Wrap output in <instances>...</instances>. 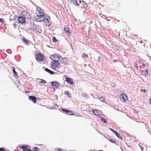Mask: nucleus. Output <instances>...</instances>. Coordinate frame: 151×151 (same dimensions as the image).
Here are the masks:
<instances>
[{"label":"nucleus","mask_w":151,"mask_h":151,"mask_svg":"<svg viewBox=\"0 0 151 151\" xmlns=\"http://www.w3.org/2000/svg\"><path fill=\"white\" fill-rule=\"evenodd\" d=\"M35 15V21L37 22L42 21L45 17V15L44 14V11L39 6H36V10Z\"/></svg>","instance_id":"1"},{"label":"nucleus","mask_w":151,"mask_h":151,"mask_svg":"<svg viewBox=\"0 0 151 151\" xmlns=\"http://www.w3.org/2000/svg\"><path fill=\"white\" fill-rule=\"evenodd\" d=\"M60 65V63L58 61H52L50 63L51 68L53 69L57 70Z\"/></svg>","instance_id":"2"},{"label":"nucleus","mask_w":151,"mask_h":151,"mask_svg":"<svg viewBox=\"0 0 151 151\" xmlns=\"http://www.w3.org/2000/svg\"><path fill=\"white\" fill-rule=\"evenodd\" d=\"M50 57L52 61H58L60 60L61 56L59 54L55 53L50 55Z\"/></svg>","instance_id":"3"},{"label":"nucleus","mask_w":151,"mask_h":151,"mask_svg":"<svg viewBox=\"0 0 151 151\" xmlns=\"http://www.w3.org/2000/svg\"><path fill=\"white\" fill-rule=\"evenodd\" d=\"M36 60L38 61L42 62L44 60V57L41 53H38L35 55Z\"/></svg>","instance_id":"4"},{"label":"nucleus","mask_w":151,"mask_h":151,"mask_svg":"<svg viewBox=\"0 0 151 151\" xmlns=\"http://www.w3.org/2000/svg\"><path fill=\"white\" fill-rule=\"evenodd\" d=\"M120 98L122 102H124L128 99L127 96L126 95L124 94H121L120 96Z\"/></svg>","instance_id":"5"},{"label":"nucleus","mask_w":151,"mask_h":151,"mask_svg":"<svg viewBox=\"0 0 151 151\" xmlns=\"http://www.w3.org/2000/svg\"><path fill=\"white\" fill-rule=\"evenodd\" d=\"M22 14L24 16V18L28 19L30 18V15L29 13L26 11H23L22 12Z\"/></svg>","instance_id":"6"},{"label":"nucleus","mask_w":151,"mask_h":151,"mask_svg":"<svg viewBox=\"0 0 151 151\" xmlns=\"http://www.w3.org/2000/svg\"><path fill=\"white\" fill-rule=\"evenodd\" d=\"M18 19V22L21 24H23L25 23V18H24L22 16L19 17Z\"/></svg>","instance_id":"7"},{"label":"nucleus","mask_w":151,"mask_h":151,"mask_svg":"<svg viewBox=\"0 0 151 151\" xmlns=\"http://www.w3.org/2000/svg\"><path fill=\"white\" fill-rule=\"evenodd\" d=\"M68 1L71 4L77 6L79 5V4L77 2V0H68Z\"/></svg>","instance_id":"8"},{"label":"nucleus","mask_w":151,"mask_h":151,"mask_svg":"<svg viewBox=\"0 0 151 151\" xmlns=\"http://www.w3.org/2000/svg\"><path fill=\"white\" fill-rule=\"evenodd\" d=\"M64 31L65 33L68 35H70L71 34V32L68 27L65 26L64 29Z\"/></svg>","instance_id":"9"},{"label":"nucleus","mask_w":151,"mask_h":151,"mask_svg":"<svg viewBox=\"0 0 151 151\" xmlns=\"http://www.w3.org/2000/svg\"><path fill=\"white\" fill-rule=\"evenodd\" d=\"M29 98L30 100L32 101L33 103H35L36 102L37 99L35 96H29Z\"/></svg>","instance_id":"10"},{"label":"nucleus","mask_w":151,"mask_h":151,"mask_svg":"<svg viewBox=\"0 0 151 151\" xmlns=\"http://www.w3.org/2000/svg\"><path fill=\"white\" fill-rule=\"evenodd\" d=\"M51 86L57 88L59 86V83L58 82L52 81L51 82Z\"/></svg>","instance_id":"11"},{"label":"nucleus","mask_w":151,"mask_h":151,"mask_svg":"<svg viewBox=\"0 0 151 151\" xmlns=\"http://www.w3.org/2000/svg\"><path fill=\"white\" fill-rule=\"evenodd\" d=\"M44 21L45 24L47 26H49L50 25V23L49 22V20L47 18H44V19L43 20Z\"/></svg>","instance_id":"12"},{"label":"nucleus","mask_w":151,"mask_h":151,"mask_svg":"<svg viewBox=\"0 0 151 151\" xmlns=\"http://www.w3.org/2000/svg\"><path fill=\"white\" fill-rule=\"evenodd\" d=\"M65 81L68 83H70L71 84H73V82L72 79L69 78H66Z\"/></svg>","instance_id":"13"},{"label":"nucleus","mask_w":151,"mask_h":151,"mask_svg":"<svg viewBox=\"0 0 151 151\" xmlns=\"http://www.w3.org/2000/svg\"><path fill=\"white\" fill-rule=\"evenodd\" d=\"M13 68V73L14 74V76L17 78H18V75L17 74V73L15 71V68L14 67H12Z\"/></svg>","instance_id":"14"},{"label":"nucleus","mask_w":151,"mask_h":151,"mask_svg":"<svg viewBox=\"0 0 151 151\" xmlns=\"http://www.w3.org/2000/svg\"><path fill=\"white\" fill-rule=\"evenodd\" d=\"M24 151H26L27 150L28 148V147L27 146H21L20 147Z\"/></svg>","instance_id":"15"},{"label":"nucleus","mask_w":151,"mask_h":151,"mask_svg":"<svg viewBox=\"0 0 151 151\" xmlns=\"http://www.w3.org/2000/svg\"><path fill=\"white\" fill-rule=\"evenodd\" d=\"M92 111L96 115H97L99 117L100 116V115L99 114V112L97 110H92Z\"/></svg>","instance_id":"16"},{"label":"nucleus","mask_w":151,"mask_h":151,"mask_svg":"<svg viewBox=\"0 0 151 151\" xmlns=\"http://www.w3.org/2000/svg\"><path fill=\"white\" fill-rule=\"evenodd\" d=\"M61 62L62 63L64 64L65 65L68 64V63L66 61V59L65 58L63 59L61 61Z\"/></svg>","instance_id":"17"},{"label":"nucleus","mask_w":151,"mask_h":151,"mask_svg":"<svg viewBox=\"0 0 151 151\" xmlns=\"http://www.w3.org/2000/svg\"><path fill=\"white\" fill-rule=\"evenodd\" d=\"M22 40L25 43V44L26 45H28L29 44V41L28 40H27L25 38H23L22 39Z\"/></svg>","instance_id":"18"},{"label":"nucleus","mask_w":151,"mask_h":151,"mask_svg":"<svg viewBox=\"0 0 151 151\" xmlns=\"http://www.w3.org/2000/svg\"><path fill=\"white\" fill-rule=\"evenodd\" d=\"M45 70L51 74H53L54 73V72L53 71H51L47 68H46L45 69Z\"/></svg>","instance_id":"19"},{"label":"nucleus","mask_w":151,"mask_h":151,"mask_svg":"<svg viewBox=\"0 0 151 151\" xmlns=\"http://www.w3.org/2000/svg\"><path fill=\"white\" fill-rule=\"evenodd\" d=\"M82 57L83 58H87L88 57V55L86 53H83L82 54Z\"/></svg>","instance_id":"20"},{"label":"nucleus","mask_w":151,"mask_h":151,"mask_svg":"<svg viewBox=\"0 0 151 151\" xmlns=\"http://www.w3.org/2000/svg\"><path fill=\"white\" fill-rule=\"evenodd\" d=\"M115 134L119 138L121 139H122V137L117 132H116Z\"/></svg>","instance_id":"21"},{"label":"nucleus","mask_w":151,"mask_h":151,"mask_svg":"<svg viewBox=\"0 0 151 151\" xmlns=\"http://www.w3.org/2000/svg\"><path fill=\"white\" fill-rule=\"evenodd\" d=\"M109 140L110 142L112 143H113L114 144H116V141L114 139H110Z\"/></svg>","instance_id":"22"},{"label":"nucleus","mask_w":151,"mask_h":151,"mask_svg":"<svg viewBox=\"0 0 151 151\" xmlns=\"http://www.w3.org/2000/svg\"><path fill=\"white\" fill-rule=\"evenodd\" d=\"M61 110L63 111V112H65V113H67L68 112H70V110L65 109H61Z\"/></svg>","instance_id":"23"},{"label":"nucleus","mask_w":151,"mask_h":151,"mask_svg":"<svg viewBox=\"0 0 151 151\" xmlns=\"http://www.w3.org/2000/svg\"><path fill=\"white\" fill-rule=\"evenodd\" d=\"M99 99L100 101H101L102 102H104L105 100V99L104 97H101L99 98Z\"/></svg>","instance_id":"24"},{"label":"nucleus","mask_w":151,"mask_h":151,"mask_svg":"<svg viewBox=\"0 0 151 151\" xmlns=\"http://www.w3.org/2000/svg\"><path fill=\"white\" fill-rule=\"evenodd\" d=\"M52 40L53 42H56L57 41V40L56 39V38L54 37L52 38Z\"/></svg>","instance_id":"25"},{"label":"nucleus","mask_w":151,"mask_h":151,"mask_svg":"<svg viewBox=\"0 0 151 151\" xmlns=\"http://www.w3.org/2000/svg\"><path fill=\"white\" fill-rule=\"evenodd\" d=\"M68 114H69V115H74V113L72 111H70L69 112H68L67 113Z\"/></svg>","instance_id":"26"},{"label":"nucleus","mask_w":151,"mask_h":151,"mask_svg":"<svg viewBox=\"0 0 151 151\" xmlns=\"http://www.w3.org/2000/svg\"><path fill=\"white\" fill-rule=\"evenodd\" d=\"M46 81L44 80L43 79H41V81H40V82L41 83H42V84H44L46 83Z\"/></svg>","instance_id":"27"},{"label":"nucleus","mask_w":151,"mask_h":151,"mask_svg":"<svg viewBox=\"0 0 151 151\" xmlns=\"http://www.w3.org/2000/svg\"><path fill=\"white\" fill-rule=\"evenodd\" d=\"M38 148L35 147L33 149V151H38Z\"/></svg>","instance_id":"28"},{"label":"nucleus","mask_w":151,"mask_h":151,"mask_svg":"<svg viewBox=\"0 0 151 151\" xmlns=\"http://www.w3.org/2000/svg\"><path fill=\"white\" fill-rule=\"evenodd\" d=\"M101 120L104 122L106 123V121L105 119L104 118H101Z\"/></svg>","instance_id":"29"},{"label":"nucleus","mask_w":151,"mask_h":151,"mask_svg":"<svg viewBox=\"0 0 151 151\" xmlns=\"http://www.w3.org/2000/svg\"><path fill=\"white\" fill-rule=\"evenodd\" d=\"M17 22H14L13 24V25L14 27V28H15V29L16 28V26L17 25Z\"/></svg>","instance_id":"30"},{"label":"nucleus","mask_w":151,"mask_h":151,"mask_svg":"<svg viewBox=\"0 0 151 151\" xmlns=\"http://www.w3.org/2000/svg\"><path fill=\"white\" fill-rule=\"evenodd\" d=\"M0 151H6L4 147H1L0 148Z\"/></svg>","instance_id":"31"},{"label":"nucleus","mask_w":151,"mask_h":151,"mask_svg":"<svg viewBox=\"0 0 151 151\" xmlns=\"http://www.w3.org/2000/svg\"><path fill=\"white\" fill-rule=\"evenodd\" d=\"M57 149L58 150V151H62L63 150V149L60 148H57Z\"/></svg>","instance_id":"32"},{"label":"nucleus","mask_w":151,"mask_h":151,"mask_svg":"<svg viewBox=\"0 0 151 151\" xmlns=\"http://www.w3.org/2000/svg\"><path fill=\"white\" fill-rule=\"evenodd\" d=\"M0 22H4V19L2 18H0Z\"/></svg>","instance_id":"33"},{"label":"nucleus","mask_w":151,"mask_h":151,"mask_svg":"<svg viewBox=\"0 0 151 151\" xmlns=\"http://www.w3.org/2000/svg\"><path fill=\"white\" fill-rule=\"evenodd\" d=\"M110 129L113 132H114V133H115V132H116V131H115L114 130V129Z\"/></svg>","instance_id":"34"},{"label":"nucleus","mask_w":151,"mask_h":151,"mask_svg":"<svg viewBox=\"0 0 151 151\" xmlns=\"http://www.w3.org/2000/svg\"><path fill=\"white\" fill-rule=\"evenodd\" d=\"M135 66L137 68H138V66L137 63H135Z\"/></svg>","instance_id":"35"},{"label":"nucleus","mask_w":151,"mask_h":151,"mask_svg":"<svg viewBox=\"0 0 151 151\" xmlns=\"http://www.w3.org/2000/svg\"><path fill=\"white\" fill-rule=\"evenodd\" d=\"M136 113H138V111H137V110H135V111H134Z\"/></svg>","instance_id":"36"},{"label":"nucleus","mask_w":151,"mask_h":151,"mask_svg":"<svg viewBox=\"0 0 151 151\" xmlns=\"http://www.w3.org/2000/svg\"><path fill=\"white\" fill-rule=\"evenodd\" d=\"M65 92L68 95L69 94L68 93L69 92L68 91H66Z\"/></svg>","instance_id":"37"},{"label":"nucleus","mask_w":151,"mask_h":151,"mask_svg":"<svg viewBox=\"0 0 151 151\" xmlns=\"http://www.w3.org/2000/svg\"><path fill=\"white\" fill-rule=\"evenodd\" d=\"M25 92L26 93H29V91H25Z\"/></svg>","instance_id":"38"},{"label":"nucleus","mask_w":151,"mask_h":151,"mask_svg":"<svg viewBox=\"0 0 151 151\" xmlns=\"http://www.w3.org/2000/svg\"><path fill=\"white\" fill-rule=\"evenodd\" d=\"M27 151H32V150L30 149H29Z\"/></svg>","instance_id":"39"},{"label":"nucleus","mask_w":151,"mask_h":151,"mask_svg":"<svg viewBox=\"0 0 151 151\" xmlns=\"http://www.w3.org/2000/svg\"><path fill=\"white\" fill-rule=\"evenodd\" d=\"M141 148L142 150V151L143 150V148L142 147H141Z\"/></svg>","instance_id":"40"},{"label":"nucleus","mask_w":151,"mask_h":151,"mask_svg":"<svg viewBox=\"0 0 151 151\" xmlns=\"http://www.w3.org/2000/svg\"><path fill=\"white\" fill-rule=\"evenodd\" d=\"M150 104H151V98L150 99Z\"/></svg>","instance_id":"41"},{"label":"nucleus","mask_w":151,"mask_h":151,"mask_svg":"<svg viewBox=\"0 0 151 151\" xmlns=\"http://www.w3.org/2000/svg\"><path fill=\"white\" fill-rule=\"evenodd\" d=\"M42 144H40V145H37L38 146H40V145H42Z\"/></svg>","instance_id":"42"},{"label":"nucleus","mask_w":151,"mask_h":151,"mask_svg":"<svg viewBox=\"0 0 151 151\" xmlns=\"http://www.w3.org/2000/svg\"><path fill=\"white\" fill-rule=\"evenodd\" d=\"M146 90H144V92L145 93V92H146Z\"/></svg>","instance_id":"43"},{"label":"nucleus","mask_w":151,"mask_h":151,"mask_svg":"<svg viewBox=\"0 0 151 151\" xmlns=\"http://www.w3.org/2000/svg\"><path fill=\"white\" fill-rule=\"evenodd\" d=\"M65 76L66 77H67V76L66 75H65Z\"/></svg>","instance_id":"44"},{"label":"nucleus","mask_w":151,"mask_h":151,"mask_svg":"<svg viewBox=\"0 0 151 151\" xmlns=\"http://www.w3.org/2000/svg\"><path fill=\"white\" fill-rule=\"evenodd\" d=\"M143 91V89L142 90H141L142 91Z\"/></svg>","instance_id":"45"}]
</instances>
